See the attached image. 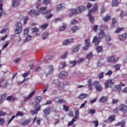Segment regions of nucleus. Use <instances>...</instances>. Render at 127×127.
<instances>
[{"instance_id": "obj_1", "label": "nucleus", "mask_w": 127, "mask_h": 127, "mask_svg": "<svg viewBox=\"0 0 127 127\" xmlns=\"http://www.w3.org/2000/svg\"><path fill=\"white\" fill-rule=\"evenodd\" d=\"M47 10V7H42L39 10L35 11L34 9H31L28 12V14L30 15H32V14H34V15H38L42 13L43 15H45V14H48L49 13H51L52 10ZM47 10V11H46Z\"/></svg>"}, {"instance_id": "obj_2", "label": "nucleus", "mask_w": 127, "mask_h": 127, "mask_svg": "<svg viewBox=\"0 0 127 127\" xmlns=\"http://www.w3.org/2000/svg\"><path fill=\"white\" fill-rule=\"evenodd\" d=\"M22 31V24L20 22H18L16 25V28L15 29V34H19Z\"/></svg>"}, {"instance_id": "obj_3", "label": "nucleus", "mask_w": 127, "mask_h": 127, "mask_svg": "<svg viewBox=\"0 0 127 127\" xmlns=\"http://www.w3.org/2000/svg\"><path fill=\"white\" fill-rule=\"evenodd\" d=\"M110 85H115V82L113 81V79H108L105 82V88L108 89V88H112V86Z\"/></svg>"}, {"instance_id": "obj_4", "label": "nucleus", "mask_w": 127, "mask_h": 127, "mask_svg": "<svg viewBox=\"0 0 127 127\" xmlns=\"http://www.w3.org/2000/svg\"><path fill=\"white\" fill-rule=\"evenodd\" d=\"M93 85L95 86V89L98 92H101V91L103 90V87L101 86V84L99 81H94L93 82Z\"/></svg>"}, {"instance_id": "obj_5", "label": "nucleus", "mask_w": 127, "mask_h": 127, "mask_svg": "<svg viewBox=\"0 0 127 127\" xmlns=\"http://www.w3.org/2000/svg\"><path fill=\"white\" fill-rule=\"evenodd\" d=\"M119 59H120V58L119 57L115 58V57L114 56L109 57L107 58V61L111 63H113L114 62H118Z\"/></svg>"}, {"instance_id": "obj_6", "label": "nucleus", "mask_w": 127, "mask_h": 127, "mask_svg": "<svg viewBox=\"0 0 127 127\" xmlns=\"http://www.w3.org/2000/svg\"><path fill=\"white\" fill-rule=\"evenodd\" d=\"M119 109L121 112H126V111H127V105L121 104L119 106Z\"/></svg>"}, {"instance_id": "obj_7", "label": "nucleus", "mask_w": 127, "mask_h": 127, "mask_svg": "<svg viewBox=\"0 0 127 127\" xmlns=\"http://www.w3.org/2000/svg\"><path fill=\"white\" fill-rule=\"evenodd\" d=\"M112 90L113 92H121L122 87L120 85H115Z\"/></svg>"}, {"instance_id": "obj_8", "label": "nucleus", "mask_w": 127, "mask_h": 127, "mask_svg": "<svg viewBox=\"0 0 127 127\" xmlns=\"http://www.w3.org/2000/svg\"><path fill=\"white\" fill-rule=\"evenodd\" d=\"M85 46L83 48L84 50H87L90 45V39H86L85 40Z\"/></svg>"}, {"instance_id": "obj_9", "label": "nucleus", "mask_w": 127, "mask_h": 127, "mask_svg": "<svg viewBox=\"0 0 127 127\" xmlns=\"http://www.w3.org/2000/svg\"><path fill=\"white\" fill-rule=\"evenodd\" d=\"M52 111V108L51 107H49L48 109H45V110H44L43 113L46 116H48V115H50V113H51Z\"/></svg>"}, {"instance_id": "obj_10", "label": "nucleus", "mask_w": 127, "mask_h": 127, "mask_svg": "<svg viewBox=\"0 0 127 127\" xmlns=\"http://www.w3.org/2000/svg\"><path fill=\"white\" fill-rule=\"evenodd\" d=\"M35 94V91L32 92L27 97L24 98V102H27L30 99H31L33 97L34 95Z\"/></svg>"}, {"instance_id": "obj_11", "label": "nucleus", "mask_w": 127, "mask_h": 127, "mask_svg": "<svg viewBox=\"0 0 127 127\" xmlns=\"http://www.w3.org/2000/svg\"><path fill=\"white\" fill-rule=\"evenodd\" d=\"M88 94L86 93H81L78 97H77L78 99H80L81 100H84V99H86V98H88Z\"/></svg>"}, {"instance_id": "obj_12", "label": "nucleus", "mask_w": 127, "mask_h": 127, "mask_svg": "<svg viewBox=\"0 0 127 127\" xmlns=\"http://www.w3.org/2000/svg\"><path fill=\"white\" fill-rule=\"evenodd\" d=\"M12 5L13 7H16V6L19 5V0H12Z\"/></svg>"}, {"instance_id": "obj_13", "label": "nucleus", "mask_w": 127, "mask_h": 127, "mask_svg": "<svg viewBox=\"0 0 127 127\" xmlns=\"http://www.w3.org/2000/svg\"><path fill=\"white\" fill-rule=\"evenodd\" d=\"M105 37V32H104V30H100V32L99 33V37L98 38H101L103 39Z\"/></svg>"}, {"instance_id": "obj_14", "label": "nucleus", "mask_w": 127, "mask_h": 127, "mask_svg": "<svg viewBox=\"0 0 127 127\" xmlns=\"http://www.w3.org/2000/svg\"><path fill=\"white\" fill-rule=\"evenodd\" d=\"M73 42V39H70L68 40H66L63 42L64 45H68L69 44H71V43Z\"/></svg>"}, {"instance_id": "obj_15", "label": "nucleus", "mask_w": 127, "mask_h": 127, "mask_svg": "<svg viewBox=\"0 0 127 127\" xmlns=\"http://www.w3.org/2000/svg\"><path fill=\"white\" fill-rule=\"evenodd\" d=\"M92 81H93V80L91 78L88 79L87 81L88 88L90 90H92Z\"/></svg>"}, {"instance_id": "obj_16", "label": "nucleus", "mask_w": 127, "mask_h": 127, "mask_svg": "<svg viewBox=\"0 0 127 127\" xmlns=\"http://www.w3.org/2000/svg\"><path fill=\"white\" fill-rule=\"evenodd\" d=\"M126 38H127V33L119 35V39L122 41H125Z\"/></svg>"}, {"instance_id": "obj_17", "label": "nucleus", "mask_w": 127, "mask_h": 127, "mask_svg": "<svg viewBox=\"0 0 127 127\" xmlns=\"http://www.w3.org/2000/svg\"><path fill=\"white\" fill-rule=\"evenodd\" d=\"M91 14H92V10H89L88 14V15L89 17V20H90V21H91V22H94V21L95 20L94 17H92V15H91Z\"/></svg>"}, {"instance_id": "obj_18", "label": "nucleus", "mask_w": 127, "mask_h": 127, "mask_svg": "<svg viewBox=\"0 0 127 127\" xmlns=\"http://www.w3.org/2000/svg\"><path fill=\"white\" fill-rule=\"evenodd\" d=\"M65 8V4H60L57 5V10H61Z\"/></svg>"}, {"instance_id": "obj_19", "label": "nucleus", "mask_w": 127, "mask_h": 127, "mask_svg": "<svg viewBox=\"0 0 127 127\" xmlns=\"http://www.w3.org/2000/svg\"><path fill=\"white\" fill-rule=\"evenodd\" d=\"M92 43H95V45H99L100 41L98 39V37L97 36L94 37Z\"/></svg>"}, {"instance_id": "obj_20", "label": "nucleus", "mask_w": 127, "mask_h": 127, "mask_svg": "<svg viewBox=\"0 0 127 127\" xmlns=\"http://www.w3.org/2000/svg\"><path fill=\"white\" fill-rule=\"evenodd\" d=\"M81 47V45H78L76 46L75 48L72 49V52L73 53H76L79 51L80 48Z\"/></svg>"}, {"instance_id": "obj_21", "label": "nucleus", "mask_w": 127, "mask_h": 127, "mask_svg": "<svg viewBox=\"0 0 127 127\" xmlns=\"http://www.w3.org/2000/svg\"><path fill=\"white\" fill-rule=\"evenodd\" d=\"M77 9L79 12H83V11H85V10H86V8L84 6H80L77 7Z\"/></svg>"}, {"instance_id": "obj_22", "label": "nucleus", "mask_w": 127, "mask_h": 127, "mask_svg": "<svg viewBox=\"0 0 127 127\" xmlns=\"http://www.w3.org/2000/svg\"><path fill=\"white\" fill-rule=\"evenodd\" d=\"M31 122V120L30 119H28L26 120H24L22 123V126H27V125L29 124V123Z\"/></svg>"}, {"instance_id": "obj_23", "label": "nucleus", "mask_w": 127, "mask_h": 127, "mask_svg": "<svg viewBox=\"0 0 127 127\" xmlns=\"http://www.w3.org/2000/svg\"><path fill=\"white\" fill-rule=\"evenodd\" d=\"M68 75V73L65 71H62L61 73H60L59 76L60 78H63V77H66Z\"/></svg>"}, {"instance_id": "obj_24", "label": "nucleus", "mask_w": 127, "mask_h": 127, "mask_svg": "<svg viewBox=\"0 0 127 127\" xmlns=\"http://www.w3.org/2000/svg\"><path fill=\"white\" fill-rule=\"evenodd\" d=\"M92 11V12H93V11L94 12V13H95V12L96 11H97V10H98V4H95L93 6V7H92L91 10H90Z\"/></svg>"}, {"instance_id": "obj_25", "label": "nucleus", "mask_w": 127, "mask_h": 127, "mask_svg": "<svg viewBox=\"0 0 127 127\" xmlns=\"http://www.w3.org/2000/svg\"><path fill=\"white\" fill-rule=\"evenodd\" d=\"M31 38H32V36L30 35H28L24 41V43H25L26 42H28V41H30Z\"/></svg>"}, {"instance_id": "obj_26", "label": "nucleus", "mask_w": 127, "mask_h": 127, "mask_svg": "<svg viewBox=\"0 0 127 127\" xmlns=\"http://www.w3.org/2000/svg\"><path fill=\"white\" fill-rule=\"evenodd\" d=\"M41 100H42V98L41 96H36L35 98V100L37 104H39L40 103Z\"/></svg>"}, {"instance_id": "obj_27", "label": "nucleus", "mask_w": 127, "mask_h": 127, "mask_svg": "<svg viewBox=\"0 0 127 127\" xmlns=\"http://www.w3.org/2000/svg\"><path fill=\"white\" fill-rule=\"evenodd\" d=\"M103 19L105 22H107V21H109L111 19V16L106 15L103 18Z\"/></svg>"}, {"instance_id": "obj_28", "label": "nucleus", "mask_w": 127, "mask_h": 127, "mask_svg": "<svg viewBox=\"0 0 127 127\" xmlns=\"http://www.w3.org/2000/svg\"><path fill=\"white\" fill-rule=\"evenodd\" d=\"M96 51L98 53H101V52H103V47L101 46H97L96 48Z\"/></svg>"}, {"instance_id": "obj_29", "label": "nucleus", "mask_w": 127, "mask_h": 127, "mask_svg": "<svg viewBox=\"0 0 127 127\" xmlns=\"http://www.w3.org/2000/svg\"><path fill=\"white\" fill-rule=\"evenodd\" d=\"M112 5L113 6H118V5H119V1L118 0H113Z\"/></svg>"}, {"instance_id": "obj_30", "label": "nucleus", "mask_w": 127, "mask_h": 127, "mask_svg": "<svg viewBox=\"0 0 127 127\" xmlns=\"http://www.w3.org/2000/svg\"><path fill=\"white\" fill-rule=\"evenodd\" d=\"M88 114L94 115V114H96V110L95 109H89L88 110Z\"/></svg>"}, {"instance_id": "obj_31", "label": "nucleus", "mask_w": 127, "mask_h": 127, "mask_svg": "<svg viewBox=\"0 0 127 127\" xmlns=\"http://www.w3.org/2000/svg\"><path fill=\"white\" fill-rule=\"evenodd\" d=\"M37 123V125H40V119L39 118H37V117H36L34 119V121H33V123Z\"/></svg>"}, {"instance_id": "obj_32", "label": "nucleus", "mask_w": 127, "mask_h": 127, "mask_svg": "<svg viewBox=\"0 0 127 127\" xmlns=\"http://www.w3.org/2000/svg\"><path fill=\"white\" fill-rule=\"evenodd\" d=\"M37 123V125H40V119L39 118H37V117H36L34 119V121H33V123Z\"/></svg>"}, {"instance_id": "obj_33", "label": "nucleus", "mask_w": 127, "mask_h": 127, "mask_svg": "<svg viewBox=\"0 0 127 127\" xmlns=\"http://www.w3.org/2000/svg\"><path fill=\"white\" fill-rule=\"evenodd\" d=\"M49 74H52V73H53V71H54V67H53V65H49Z\"/></svg>"}, {"instance_id": "obj_34", "label": "nucleus", "mask_w": 127, "mask_h": 127, "mask_svg": "<svg viewBox=\"0 0 127 127\" xmlns=\"http://www.w3.org/2000/svg\"><path fill=\"white\" fill-rule=\"evenodd\" d=\"M106 101H107V97L105 96H103L99 99V102L100 103H105Z\"/></svg>"}, {"instance_id": "obj_35", "label": "nucleus", "mask_w": 127, "mask_h": 127, "mask_svg": "<svg viewBox=\"0 0 127 127\" xmlns=\"http://www.w3.org/2000/svg\"><path fill=\"white\" fill-rule=\"evenodd\" d=\"M6 96H7V94L6 93H5L1 94L0 96V98L1 100L3 101V100H5V99L6 98Z\"/></svg>"}, {"instance_id": "obj_36", "label": "nucleus", "mask_w": 127, "mask_h": 127, "mask_svg": "<svg viewBox=\"0 0 127 127\" xmlns=\"http://www.w3.org/2000/svg\"><path fill=\"white\" fill-rule=\"evenodd\" d=\"M125 125H126V122H119L116 124V126L121 127H125Z\"/></svg>"}, {"instance_id": "obj_37", "label": "nucleus", "mask_w": 127, "mask_h": 127, "mask_svg": "<svg viewBox=\"0 0 127 127\" xmlns=\"http://www.w3.org/2000/svg\"><path fill=\"white\" fill-rule=\"evenodd\" d=\"M115 115H112L111 116H110L109 119H108V121L112 123V122H114V121H115Z\"/></svg>"}, {"instance_id": "obj_38", "label": "nucleus", "mask_w": 127, "mask_h": 127, "mask_svg": "<svg viewBox=\"0 0 127 127\" xmlns=\"http://www.w3.org/2000/svg\"><path fill=\"white\" fill-rule=\"evenodd\" d=\"M53 83L54 84H55V85H56L57 86L59 85H61V82L58 80V79H55L53 81Z\"/></svg>"}, {"instance_id": "obj_39", "label": "nucleus", "mask_w": 127, "mask_h": 127, "mask_svg": "<svg viewBox=\"0 0 127 127\" xmlns=\"http://www.w3.org/2000/svg\"><path fill=\"white\" fill-rule=\"evenodd\" d=\"M29 34V28H26L24 30V35H27Z\"/></svg>"}, {"instance_id": "obj_40", "label": "nucleus", "mask_w": 127, "mask_h": 127, "mask_svg": "<svg viewBox=\"0 0 127 127\" xmlns=\"http://www.w3.org/2000/svg\"><path fill=\"white\" fill-rule=\"evenodd\" d=\"M48 32H45L42 35V39L45 40L48 36Z\"/></svg>"}, {"instance_id": "obj_41", "label": "nucleus", "mask_w": 127, "mask_h": 127, "mask_svg": "<svg viewBox=\"0 0 127 127\" xmlns=\"http://www.w3.org/2000/svg\"><path fill=\"white\" fill-rule=\"evenodd\" d=\"M74 123H75V121H74V119H72V120L68 122V126L71 127V126H73L74 125Z\"/></svg>"}, {"instance_id": "obj_42", "label": "nucleus", "mask_w": 127, "mask_h": 127, "mask_svg": "<svg viewBox=\"0 0 127 127\" xmlns=\"http://www.w3.org/2000/svg\"><path fill=\"white\" fill-rule=\"evenodd\" d=\"M47 26H48V23L44 24V25L41 26L40 27L41 28V29H45V28H47Z\"/></svg>"}, {"instance_id": "obj_43", "label": "nucleus", "mask_w": 127, "mask_h": 127, "mask_svg": "<svg viewBox=\"0 0 127 127\" xmlns=\"http://www.w3.org/2000/svg\"><path fill=\"white\" fill-rule=\"evenodd\" d=\"M50 58H51V56H48L46 57L45 60L43 61V62H47V61L50 60Z\"/></svg>"}, {"instance_id": "obj_44", "label": "nucleus", "mask_w": 127, "mask_h": 127, "mask_svg": "<svg viewBox=\"0 0 127 127\" xmlns=\"http://www.w3.org/2000/svg\"><path fill=\"white\" fill-rule=\"evenodd\" d=\"M76 30H78V29L76 26L71 28V31H72V32H76Z\"/></svg>"}, {"instance_id": "obj_45", "label": "nucleus", "mask_w": 127, "mask_h": 127, "mask_svg": "<svg viewBox=\"0 0 127 127\" xmlns=\"http://www.w3.org/2000/svg\"><path fill=\"white\" fill-rule=\"evenodd\" d=\"M123 29H124V28H118L117 29L115 32V33H120V32H121Z\"/></svg>"}, {"instance_id": "obj_46", "label": "nucleus", "mask_w": 127, "mask_h": 127, "mask_svg": "<svg viewBox=\"0 0 127 127\" xmlns=\"http://www.w3.org/2000/svg\"><path fill=\"white\" fill-rule=\"evenodd\" d=\"M105 40L107 42H109V41H111V40H112V39L111 38V37H110V36H106L105 37Z\"/></svg>"}, {"instance_id": "obj_47", "label": "nucleus", "mask_w": 127, "mask_h": 127, "mask_svg": "<svg viewBox=\"0 0 127 127\" xmlns=\"http://www.w3.org/2000/svg\"><path fill=\"white\" fill-rule=\"evenodd\" d=\"M114 68L115 70H119L121 68V64H116L115 65H114Z\"/></svg>"}, {"instance_id": "obj_48", "label": "nucleus", "mask_w": 127, "mask_h": 127, "mask_svg": "<svg viewBox=\"0 0 127 127\" xmlns=\"http://www.w3.org/2000/svg\"><path fill=\"white\" fill-rule=\"evenodd\" d=\"M22 116H23V113L20 111H18L16 115V117H22Z\"/></svg>"}, {"instance_id": "obj_49", "label": "nucleus", "mask_w": 127, "mask_h": 127, "mask_svg": "<svg viewBox=\"0 0 127 127\" xmlns=\"http://www.w3.org/2000/svg\"><path fill=\"white\" fill-rule=\"evenodd\" d=\"M61 66V68H65V67H66V63H65V62H62Z\"/></svg>"}, {"instance_id": "obj_50", "label": "nucleus", "mask_w": 127, "mask_h": 127, "mask_svg": "<svg viewBox=\"0 0 127 127\" xmlns=\"http://www.w3.org/2000/svg\"><path fill=\"white\" fill-rule=\"evenodd\" d=\"M113 74V71L109 70L106 74V76H111Z\"/></svg>"}, {"instance_id": "obj_51", "label": "nucleus", "mask_w": 127, "mask_h": 127, "mask_svg": "<svg viewBox=\"0 0 127 127\" xmlns=\"http://www.w3.org/2000/svg\"><path fill=\"white\" fill-rule=\"evenodd\" d=\"M68 54V52H65L63 55L62 56V59H64L66 58V56H67Z\"/></svg>"}, {"instance_id": "obj_52", "label": "nucleus", "mask_w": 127, "mask_h": 127, "mask_svg": "<svg viewBox=\"0 0 127 127\" xmlns=\"http://www.w3.org/2000/svg\"><path fill=\"white\" fill-rule=\"evenodd\" d=\"M38 28L36 27H34L32 29V32L35 33V32H38Z\"/></svg>"}, {"instance_id": "obj_53", "label": "nucleus", "mask_w": 127, "mask_h": 127, "mask_svg": "<svg viewBox=\"0 0 127 127\" xmlns=\"http://www.w3.org/2000/svg\"><path fill=\"white\" fill-rule=\"evenodd\" d=\"M92 123H93V124H94L95 127H98V126H99V122H98V121H92Z\"/></svg>"}, {"instance_id": "obj_54", "label": "nucleus", "mask_w": 127, "mask_h": 127, "mask_svg": "<svg viewBox=\"0 0 127 127\" xmlns=\"http://www.w3.org/2000/svg\"><path fill=\"white\" fill-rule=\"evenodd\" d=\"M78 21L75 19H73L71 21V23L72 24H77Z\"/></svg>"}, {"instance_id": "obj_55", "label": "nucleus", "mask_w": 127, "mask_h": 127, "mask_svg": "<svg viewBox=\"0 0 127 127\" xmlns=\"http://www.w3.org/2000/svg\"><path fill=\"white\" fill-rule=\"evenodd\" d=\"M77 63H78V62H76L75 60L70 62V64H72L73 66H76V64H77Z\"/></svg>"}, {"instance_id": "obj_56", "label": "nucleus", "mask_w": 127, "mask_h": 127, "mask_svg": "<svg viewBox=\"0 0 127 127\" xmlns=\"http://www.w3.org/2000/svg\"><path fill=\"white\" fill-rule=\"evenodd\" d=\"M66 25L65 24H64V25L61 28V29H60V30L61 31H62L63 30H65V29H66Z\"/></svg>"}, {"instance_id": "obj_57", "label": "nucleus", "mask_w": 127, "mask_h": 127, "mask_svg": "<svg viewBox=\"0 0 127 127\" xmlns=\"http://www.w3.org/2000/svg\"><path fill=\"white\" fill-rule=\"evenodd\" d=\"M92 56H93V54H92V53H89L87 54V55L86 57V58L87 59H90V58H91Z\"/></svg>"}, {"instance_id": "obj_58", "label": "nucleus", "mask_w": 127, "mask_h": 127, "mask_svg": "<svg viewBox=\"0 0 127 127\" xmlns=\"http://www.w3.org/2000/svg\"><path fill=\"white\" fill-rule=\"evenodd\" d=\"M71 13H72V14H77V13H78V12L77 11V10L76 9H72L71 10Z\"/></svg>"}, {"instance_id": "obj_59", "label": "nucleus", "mask_w": 127, "mask_h": 127, "mask_svg": "<svg viewBox=\"0 0 127 127\" xmlns=\"http://www.w3.org/2000/svg\"><path fill=\"white\" fill-rule=\"evenodd\" d=\"M5 115H6V113L3 112V111H2V110L0 111V116L1 117H2L3 116H5Z\"/></svg>"}, {"instance_id": "obj_60", "label": "nucleus", "mask_w": 127, "mask_h": 127, "mask_svg": "<svg viewBox=\"0 0 127 127\" xmlns=\"http://www.w3.org/2000/svg\"><path fill=\"white\" fill-rule=\"evenodd\" d=\"M85 59L84 58H81L79 59L78 61H77V63L78 64H80V63H82V62H84V61L85 60Z\"/></svg>"}, {"instance_id": "obj_61", "label": "nucleus", "mask_w": 127, "mask_h": 127, "mask_svg": "<svg viewBox=\"0 0 127 127\" xmlns=\"http://www.w3.org/2000/svg\"><path fill=\"white\" fill-rule=\"evenodd\" d=\"M44 4H48L50 3V0H44L43 1Z\"/></svg>"}, {"instance_id": "obj_62", "label": "nucleus", "mask_w": 127, "mask_h": 127, "mask_svg": "<svg viewBox=\"0 0 127 127\" xmlns=\"http://www.w3.org/2000/svg\"><path fill=\"white\" fill-rule=\"evenodd\" d=\"M57 88H58V90H59L60 91L61 90H63L64 89V87L61 86V84L58 85Z\"/></svg>"}, {"instance_id": "obj_63", "label": "nucleus", "mask_w": 127, "mask_h": 127, "mask_svg": "<svg viewBox=\"0 0 127 127\" xmlns=\"http://www.w3.org/2000/svg\"><path fill=\"white\" fill-rule=\"evenodd\" d=\"M63 107L64 111H65V112H68L69 110V107H67L66 105H64Z\"/></svg>"}, {"instance_id": "obj_64", "label": "nucleus", "mask_w": 127, "mask_h": 127, "mask_svg": "<svg viewBox=\"0 0 127 127\" xmlns=\"http://www.w3.org/2000/svg\"><path fill=\"white\" fill-rule=\"evenodd\" d=\"M99 79H103L104 78V72H101L99 75Z\"/></svg>"}]
</instances>
